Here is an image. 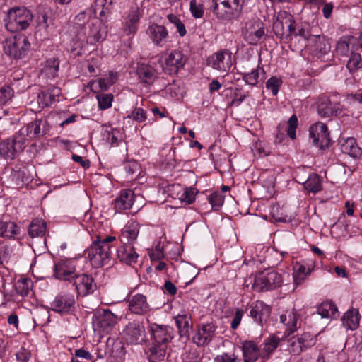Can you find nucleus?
Here are the masks:
<instances>
[{
  "label": "nucleus",
  "mask_w": 362,
  "mask_h": 362,
  "mask_svg": "<svg viewBox=\"0 0 362 362\" xmlns=\"http://www.w3.org/2000/svg\"><path fill=\"white\" fill-rule=\"evenodd\" d=\"M216 329V327L213 322L203 324L194 337V342L198 346L208 344L212 340Z\"/></svg>",
  "instance_id": "aec40b11"
},
{
  "label": "nucleus",
  "mask_w": 362,
  "mask_h": 362,
  "mask_svg": "<svg viewBox=\"0 0 362 362\" xmlns=\"http://www.w3.org/2000/svg\"><path fill=\"white\" fill-rule=\"evenodd\" d=\"M316 343V339L310 332H303L300 335L293 337L288 340V351L293 355H300L303 351L312 347Z\"/></svg>",
  "instance_id": "9b49d317"
},
{
  "label": "nucleus",
  "mask_w": 362,
  "mask_h": 362,
  "mask_svg": "<svg viewBox=\"0 0 362 362\" xmlns=\"http://www.w3.org/2000/svg\"><path fill=\"white\" fill-rule=\"evenodd\" d=\"M283 283L281 274L272 271L266 274H261L255 279L254 286L259 291L279 288Z\"/></svg>",
  "instance_id": "f8f14e48"
},
{
  "label": "nucleus",
  "mask_w": 362,
  "mask_h": 362,
  "mask_svg": "<svg viewBox=\"0 0 362 362\" xmlns=\"http://www.w3.org/2000/svg\"><path fill=\"white\" fill-rule=\"evenodd\" d=\"M195 189L187 188L181 196V200L187 204H192L195 200Z\"/></svg>",
  "instance_id": "4d7b16f0"
},
{
  "label": "nucleus",
  "mask_w": 362,
  "mask_h": 362,
  "mask_svg": "<svg viewBox=\"0 0 362 362\" xmlns=\"http://www.w3.org/2000/svg\"><path fill=\"white\" fill-rule=\"evenodd\" d=\"M59 61L57 58L52 57L46 60L42 69V74L47 78H54L59 71Z\"/></svg>",
  "instance_id": "c9c22d12"
},
{
  "label": "nucleus",
  "mask_w": 362,
  "mask_h": 362,
  "mask_svg": "<svg viewBox=\"0 0 362 362\" xmlns=\"http://www.w3.org/2000/svg\"><path fill=\"white\" fill-rule=\"evenodd\" d=\"M214 362H239L238 358L235 355H228V354H223L222 355H218L214 358Z\"/></svg>",
  "instance_id": "680f3d73"
},
{
  "label": "nucleus",
  "mask_w": 362,
  "mask_h": 362,
  "mask_svg": "<svg viewBox=\"0 0 362 362\" xmlns=\"http://www.w3.org/2000/svg\"><path fill=\"white\" fill-rule=\"evenodd\" d=\"M247 95L246 93L240 94L239 93L235 92L234 93V98L231 101V105H239L245 100Z\"/></svg>",
  "instance_id": "774afa93"
},
{
  "label": "nucleus",
  "mask_w": 362,
  "mask_h": 362,
  "mask_svg": "<svg viewBox=\"0 0 362 362\" xmlns=\"http://www.w3.org/2000/svg\"><path fill=\"white\" fill-rule=\"evenodd\" d=\"M279 338L275 336H272L268 339L267 341H265L264 348L260 349L262 353L261 358L263 359L269 358L270 354L279 346Z\"/></svg>",
  "instance_id": "58836bf2"
},
{
  "label": "nucleus",
  "mask_w": 362,
  "mask_h": 362,
  "mask_svg": "<svg viewBox=\"0 0 362 362\" xmlns=\"http://www.w3.org/2000/svg\"><path fill=\"white\" fill-rule=\"evenodd\" d=\"M243 315V312L241 310H237L235 314V316L233 318L231 322V328L233 329H235L240 323L242 317Z\"/></svg>",
  "instance_id": "69168bd1"
},
{
  "label": "nucleus",
  "mask_w": 362,
  "mask_h": 362,
  "mask_svg": "<svg viewBox=\"0 0 362 362\" xmlns=\"http://www.w3.org/2000/svg\"><path fill=\"white\" fill-rule=\"evenodd\" d=\"M314 267H315V265H314L313 262H312L310 264H308V266H305L304 264H300L298 267V269H296L295 273L298 274L300 275L308 276L312 272V271L314 269Z\"/></svg>",
  "instance_id": "bf43d9fd"
},
{
  "label": "nucleus",
  "mask_w": 362,
  "mask_h": 362,
  "mask_svg": "<svg viewBox=\"0 0 362 362\" xmlns=\"http://www.w3.org/2000/svg\"><path fill=\"white\" fill-rule=\"evenodd\" d=\"M116 240V237L112 235L103 238L97 237L86 251L93 265L100 267L110 263L112 257L110 243Z\"/></svg>",
  "instance_id": "7ed1b4c3"
},
{
  "label": "nucleus",
  "mask_w": 362,
  "mask_h": 362,
  "mask_svg": "<svg viewBox=\"0 0 362 362\" xmlns=\"http://www.w3.org/2000/svg\"><path fill=\"white\" fill-rule=\"evenodd\" d=\"M136 72L141 81L147 85L152 84L157 78L156 69L146 64H138Z\"/></svg>",
  "instance_id": "cd10ccee"
},
{
  "label": "nucleus",
  "mask_w": 362,
  "mask_h": 362,
  "mask_svg": "<svg viewBox=\"0 0 362 362\" xmlns=\"http://www.w3.org/2000/svg\"><path fill=\"white\" fill-rule=\"evenodd\" d=\"M128 303L129 311L136 315H144L151 310L146 296L141 293L129 297Z\"/></svg>",
  "instance_id": "a211bd4d"
},
{
  "label": "nucleus",
  "mask_w": 362,
  "mask_h": 362,
  "mask_svg": "<svg viewBox=\"0 0 362 362\" xmlns=\"http://www.w3.org/2000/svg\"><path fill=\"white\" fill-rule=\"evenodd\" d=\"M243 0H213L212 11L219 20L230 21L242 11Z\"/></svg>",
  "instance_id": "39448f33"
},
{
  "label": "nucleus",
  "mask_w": 362,
  "mask_h": 362,
  "mask_svg": "<svg viewBox=\"0 0 362 362\" xmlns=\"http://www.w3.org/2000/svg\"><path fill=\"white\" fill-rule=\"evenodd\" d=\"M264 28L259 21L246 28L244 37L251 45L257 44L264 35Z\"/></svg>",
  "instance_id": "a878e982"
},
{
  "label": "nucleus",
  "mask_w": 362,
  "mask_h": 362,
  "mask_svg": "<svg viewBox=\"0 0 362 362\" xmlns=\"http://www.w3.org/2000/svg\"><path fill=\"white\" fill-rule=\"evenodd\" d=\"M264 76V71L262 68H257L250 73L243 74V79L245 82L253 86L257 85L260 80H262Z\"/></svg>",
  "instance_id": "4c0bfd02"
},
{
  "label": "nucleus",
  "mask_w": 362,
  "mask_h": 362,
  "mask_svg": "<svg viewBox=\"0 0 362 362\" xmlns=\"http://www.w3.org/2000/svg\"><path fill=\"white\" fill-rule=\"evenodd\" d=\"M151 344L147 354L151 362H157L164 358L169 343L173 338V329L165 325L151 324Z\"/></svg>",
  "instance_id": "f257e3e1"
},
{
  "label": "nucleus",
  "mask_w": 362,
  "mask_h": 362,
  "mask_svg": "<svg viewBox=\"0 0 362 362\" xmlns=\"http://www.w3.org/2000/svg\"><path fill=\"white\" fill-rule=\"evenodd\" d=\"M134 192L130 189H123L120 195L115 200V208L117 210H127L132 207L134 202Z\"/></svg>",
  "instance_id": "c85d7f7f"
},
{
  "label": "nucleus",
  "mask_w": 362,
  "mask_h": 362,
  "mask_svg": "<svg viewBox=\"0 0 362 362\" xmlns=\"http://www.w3.org/2000/svg\"><path fill=\"white\" fill-rule=\"evenodd\" d=\"M123 338L127 343L132 344L144 342L146 339L144 326L139 322H129L123 330Z\"/></svg>",
  "instance_id": "ddd939ff"
},
{
  "label": "nucleus",
  "mask_w": 362,
  "mask_h": 362,
  "mask_svg": "<svg viewBox=\"0 0 362 362\" xmlns=\"http://www.w3.org/2000/svg\"><path fill=\"white\" fill-rule=\"evenodd\" d=\"M139 224L132 221L126 225L121 231L119 240L122 244L134 245L139 233Z\"/></svg>",
  "instance_id": "5701e85b"
},
{
  "label": "nucleus",
  "mask_w": 362,
  "mask_h": 362,
  "mask_svg": "<svg viewBox=\"0 0 362 362\" xmlns=\"http://www.w3.org/2000/svg\"><path fill=\"white\" fill-rule=\"evenodd\" d=\"M72 280L77 293L82 296L92 293L96 288L93 277L86 274L74 275Z\"/></svg>",
  "instance_id": "2eb2a0df"
},
{
  "label": "nucleus",
  "mask_w": 362,
  "mask_h": 362,
  "mask_svg": "<svg viewBox=\"0 0 362 362\" xmlns=\"http://www.w3.org/2000/svg\"><path fill=\"white\" fill-rule=\"evenodd\" d=\"M33 16L25 7H14L8 10L4 19L5 26L10 32L25 30L32 22Z\"/></svg>",
  "instance_id": "20e7f679"
},
{
  "label": "nucleus",
  "mask_w": 362,
  "mask_h": 362,
  "mask_svg": "<svg viewBox=\"0 0 362 362\" xmlns=\"http://www.w3.org/2000/svg\"><path fill=\"white\" fill-rule=\"evenodd\" d=\"M20 228L13 221H0V236L12 238L19 233Z\"/></svg>",
  "instance_id": "f704fd0d"
},
{
  "label": "nucleus",
  "mask_w": 362,
  "mask_h": 362,
  "mask_svg": "<svg viewBox=\"0 0 362 362\" xmlns=\"http://www.w3.org/2000/svg\"><path fill=\"white\" fill-rule=\"evenodd\" d=\"M354 40V37L352 36H343L341 37L337 43V52L342 56L347 55L349 51V45Z\"/></svg>",
  "instance_id": "37998d69"
},
{
  "label": "nucleus",
  "mask_w": 362,
  "mask_h": 362,
  "mask_svg": "<svg viewBox=\"0 0 362 362\" xmlns=\"http://www.w3.org/2000/svg\"><path fill=\"white\" fill-rule=\"evenodd\" d=\"M39 103H42V105L48 106L54 100V96L49 93L42 91L38 95Z\"/></svg>",
  "instance_id": "13d9d810"
},
{
  "label": "nucleus",
  "mask_w": 362,
  "mask_h": 362,
  "mask_svg": "<svg viewBox=\"0 0 362 362\" xmlns=\"http://www.w3.org/2000/svg\"><path fill=\"white\" fill-rule=\"evenodd\" d=\"M117 78V74L110 71L107 77L99 79L100 88L105 90H107L116 82Z\"/></svg>",
  "instance_id": "49530a36"
},
{
  "label": "nucleus",
  "mask_w": 362,
  "mask_h": 362,
  "mask_svg": "<svg viewBox=\"0 0 362 362\" xmlns=\"http://www.w3.org/2000/svg\"><path fill=\"white\" fill-rule=\"evenodd\" d=\"M358 315V310L351 309L346 312L341 319L344 327L350 330L356 329L359 325Z\"/></svg>",
  "instance_id": "473e14b6"
},
{
  "label": "nucleus",
  "mask_w": 362,
  "mask_h": 362,
  "mask_svg": "<svg viewBox=\"0 0 362 362\" xmlns=\"http://www.w3.org/2000/svg\"><path fill=\"white\" fill-rule=\"evenodd\" d=\"M175 320L180 337L189 339L192 329L191 316L186 313L179 314L175 317Z\"/></svg>",
  "instance_id": "b1692460"
},
{
  "label": "nucleus",
  "mask_w": 362,
  "mask_h": 362,
  "mask_svg": "<svg viewBox=\"0 0 362 362\" xmlns=\"http://www.w3.org/2000/svg\"><path fill=\"white\" fill-rule=\"evenodd\" d=\"M147 34L152 42L158 47H163L168 39V32L165 27L156 23L148 26Z\"/></svg>",
  "instance_id": "6ab92c4d"
},
{
  "label": "nucleus",
  "mask_w": 362,
  "mask_h": 362,
  "mask_svg": "<svg viewBox=\"0 0 362 362\" xmlns=\"http://www.w3.org/2000/svg\"><path fill=\"white\" fill-rule=\"evenodd\" d=\"M209 201L214 209H218L223 203V197L219 193H213L209 196Z\"/></svg>",
  "instance_id": "6e6d98bb"
},
{
  "label": "nucleus",
  "mask_w": 362,
  "mask_h": 362,
  "mask_svg": "<svg viewBox=\"0 0 362 362\" xmlns=\"http://www.w3.org/2000/svg\"><path fill=\"white\" fill-rule=\"evenodd\" d=\"M244 362H256L261 358V350L253 341H245L243 344Z\"/></svg>",
  "instance_id": "bb28decb"
},
{
  "label": "nucleus",
  "mask_w": 362,
  "mask_h": 362,
  "mask_svg": "<svg viewBox=\"0 0 362 362\" xmlns=\"http://www.w3.org/2000/svg\"><path fill=\"white\" fill-rule=\"evenodd\" d=\"M189 9L193 17L195 18H200L204 15V8L202 4H197L196 0H191L189 4Z\"/></svg>",
  "instance_id": "3c124183"
},
{
  "label": "nucleus",
  "mask_w": 362,
  "mask_h": 362,
  "mask_svg": "<svg viewBox=\"0 0 362 362\" xmlns=\"http://www.w3.org/2000/svg\"><path fill=\"white\" fill-rule=\"evenodd\" d=\"M74 275H76L74 260H62L55 264L54 269L55 278L64 281H71L73 279Z\"/></svg>",
  "instance_id": "dca6fc26"
},
{
  "label": "nucleus",
  "mask_w": 362,
  "mask_h": 362,
  "mask_svg": "<svg viewBox=\"0 0 362 362\" xmlns=\"http://www.w3.org/2000/svg\"><path fill=\"white\" fill-rule=\"evenodd\" d=\"M98 107L100 110H106L111 107L113 100L112 94H101L97 96Z\"/></svg>",
  "instance_id": "de8ad7c7"
},
{
  "label": "nucleus",
  "mask_w": 362,
  "mask_h": 362,
  "mask_svg": "<svg viewBox=\"0 0 362 362\" xmlns=\"http://www.w3.org/2000/svg\"><path fill=\"white\" fill-rule=\"evenodd\" d=\"M30 44L24 35H16L4 42V52L13 59L24 57L30 49Z\"/></svg>",
  "instance_id": "0eeeda50"
},
{
  "label": "nucleus",
  "mask_w": 362,
  "mask_h": 362,
  "mask_svg": "<svg viewBox=\"0 0 362 362\" xmlns=\"http://www.w3.org/2000/svg\"><path fill=\"white\" fill-rule=\"evenodd\" d=\"M208 64L214 69L228 72L232 66L231 54L226 50L216 52L208 59Z\"/></svg>",
  "instance_id": "4468645a"
},
{
  "label": "nucleus",
  "mask_w": 362,
  "mask_h": 362,
  "mask_svg": "<svg viewBox=\"0 0 362 362\" xmlns=\"http://www.w3.org/2000/svg\"><path fill=\"white\" fill-rule=\"evenodd\" d=\"M262 301H257L252 307L250 311V315L259 324L262 323V317L260 316L259 312L262 310Z\"/></svg>",
  "instance_id": "864d4df0"
},
{
  "label": "nucleus",
  "mask_w": 362,
  "mask_h": 362,
  "mask_svg": "<svg viewBox=\"0 0 362 362\" xmlns=\"http://www.w3.org/2000/svg\"><path fill=\"white\" fill-rule=\"evenodd\" d=\"M106 140L112 146H117L122 140L120 132L116 129L107 131Z\"/></svg>",
  "instance_id": "8fccbe9b"
},
{
  "label": "nucleus",
  "mask_w": 362,
  "mask_h": 362,
  "mask_svg": "<svg viewBox=\"0 0 362 362\" xmlns=\"http://www.w3.org/2000/svg\"><path fill=\"white\" fill-rule=\"evenodd\" d=\"M282 81L276 77H271L266 83V87L270 89L273 95H276Z\"/></svg>",
  "instance_id": "603ef678"
},
{
  "label": "nucleus",
  "mask_w": 362,
  "mask_h": 362,
  "mask_svg": "<svg viewBox=\"0 0 362 362\" xmlns=\"http://www.w3.org/2000/svg\"><path fill=\"white\" fill-rule=\"evenodd\" d=\"M185 64V59L183 57V54L179 51L172 52L165 59V67L166 71H168L170 74L172 73H177V71L183 67Z\"/></svg>",
  "instance_id": "393cba45"
},
{
  "label": "nucleus",
  "mask_w": 362,
  "mask_h": 362,
  "mask_svg": "<svg viewBox=\"0 0 362 362\" xmlns=\"http://www.w3.org/2000/svg\"><path fill=\"white\" fill-rule=\"evenodd\" d=\"M75 304L74 296L69 293H62L57 295L51 303V309L59 313H69Z\"/></svg>",
  "instance_id": "f3484780"
},
{
  "label": "nucleus",
  "mask_w": 362,
  "mask_h": 362,
  "mask_svg": "<svg viewBox=\"0 0 362 362\" xmlns=\"http://www.w3.org/2000/svg\"><path fill=\"white\" fill-rule=\"evenodd\" d=\"M342 153L349 155L353 158H358L362 155V150L358 146L355 139L350 137L346 139L341 145Z\"/></svg>",
  "instance_id": "2f4dec72"
},
{
  "label": "nucleus",
  "mask_w": 362,
  "mask_h": 362,
  "mask_svg": "<svg viewBox=\"0 0 362 362\" xmlns=\"http://www.w3.org/2000/svg\"><path fill=\"white\" fill-rule=\"evenodd\" d=\"M49 130V125L46 119H36L30 122L26 127L27 134L30 137H41L47 134Z\"/></svg>",
  "instance_id": "4be33fe9"
},
{
  "label": "nucleus",
  "mask_w": 362,
  "mask_h": 362,
  "mask_svg": "<svg viewBox=\"0 0 362 362\" xmlns=\"http://www.w3.org/2000/svg\"><path fill=\"white\" fill-rule=\"evenodd\" d=\"M317 113L322 117H330L339 115L342 107L339 100V95L334 94L330 96H322L317 101Z\"/></svg>",
  "instance_id": "1a4fd4ad"
},
{
  "label": "nucleus",
  "mask_w": 362,
  "mask_h": 362,
  "mask_svg": "<svg viewBox=\"0 0 362 362\" xmlns=\"http://www.w3.org/2000/svg\"><path fill=\"white\" fill-rule=\"evenodd\" d=\"M337 308L336 305L332 303H322L317 308V314L322 318L336 317Z\"/></svg>",
  "instance_id": "a19ab883"
},
{
  "label": "nucleus",
  "mask_w": 362,
  "mask_h": 362,
  "mask_svg": "<svg viewBox=\"0 0 362 362\" xmlns=\"http://www.w3.org/2000/svg\"><path fill=\"white\" fill-rule=\"evenodd\" d=\"M30 357V351L23 347L16 353V358L19 362H28Z\"/></svg>",
  "instance_id": "e2e57ef3"
},
{
  "label": "nucleus",
  "mask_w": 362,
  "mask_h": 362,
  "mask_svg": "<svg viewBox=\"0 0 362 362\" xmlns=\"http://www.w3.org/2000/svg\"><path fill=\"white\" fill-rule=\"evenodd\" d=\"M303 186L307 191L313 193H316L322 189L320 178L315 173L309 175Z\"/></svg>",
  "instance_id": "ea45409f"
},
{
  "label": "nucleus",
  "mask_w": 362,
  "mask_h": 362,
  "mask_svg": "<svg viewBox=\"0 0 362 362\" xmlns=\"http://www.w3.org/2000/svg\"><path fill=\"white\" fill-rule=\"evenodd\" d=\"M273 28L275 34L279 36L280 40L285 43L290 42L294 37H301L306 40H312L309 32L303 25H297L294 21L289 19L288 25V33L284 32V25L282 21H277L274 23Z\"/></svg>",
  "instance_id": "423d86ee"
},
{
  "label": "nucleus",
  "mask_w": 362,
  "mask_h": 362,
  "mask_svg": "<svg viewBox=\"0 0 362 362\" xmlns=\"http://www.w3.org/2000/svg\"><path fill=\"white\" fill-rule=\"evenodd\" d=\"M27 139L23 133L16 134L13 139H8L0 144V154L6 159L13 160L26 146Z\"/></svg>",
  "instance_id": "6e6552de"
},
{
  "label": "nucleus",
  "mask_w": 362,
  "mask_h": 362,
  "mask_svg": "<svg viewBox=\"0 0 362 362\" xmlns=\"http://www.w3.org/2000/svg\"><path fill=\"white\" fill-rule=\"evenodd\" d=\"M125 354L124 345L120 341H116L110 351L107 362H124Z\"/></svg>",
  "instance_id": "72a5a7b5"
},
{
  "label": "nucleus",
  "mask_w": 362,
  "mask_h": 362,
  "mask_svg": "<svg viewBox=\"0 0 362 362\" xmlns=\"http://www.w3.org/2000/svg\"><path fill=\"white\" fill-rule=\"evenodd\" d=\"M127 118L139 123L143 122L147 119L146 112L141 107H135Z\"/></svg>",
  "instance_id": "a18cd8bd"
},
{
  "label": "nucleus",
  "mask_w": 362,
  "mask_h": 362,
  "mask_svg": "<svg viewBox=\"0 0 362 362\" xmlns=\"http://www.w3.org/2000/svg\"><path fill=\"white\" fill-rule=\"evenodd\" d=\"M298 125V118L296 115H293L288 121L287 134L291 139L296 138V129Z\"/></svg>",
  "instance_id": "5fc2aeb1"
},
{
  "label": "nucleus",
  "mask_w": 362,
  "mask_h": 362,
  "mask_svg": "<svg viewBox=\"0 0 362 362\" xmlns=\"http://www.w3.org/2000/svg\"><path fill=\"white\" fill-rule=\"evenodd\" d=\"M13 96V90L9 86L0 88V105L6 104Z\"/></svg>",
  "instance_id": "09e8293b"
},
{
  "label": "nucleus",
  "mask_w": 362,
  "mask_h": 362,
  "mask_svg": "<svg viewBox=\"0 0 362 362\" xmlns=\"http://www.w3.org/2000/svg\"><path fill=\"white\" fill-rule=\"evenodd\" d=\"M107 35V26L102 20L95 18L83 25L76 35L74 41L78 47H83L86 44L95 45L103 41Z\"/></svg>",
  "instance_id": "f03ea898"
},
{
  "label": "nucleus",
  "mask_w": 362,
  "mask_h": 362,
  "mask_svg": "<svg viewBox=\"0 0 362 362\" xmlns=\"http://www.w3.org/2000/svg\"><path fill=\"white\" fill-rule=\"evenodd\" d=\"M74 356L86 360H91L93 356L90 353L83 349H78L74 351Z\"/></svg>",
  "instance_id": "0e129e2a"
},
{
  "label": "nucleus",
  "mask_w": 362,
  "mask_h": 362,
  "mask_svg": "<svg viewBox=\"0 0 362 362\" xmlns=\"http://www.w3.org/2000/svg\"><path fill=\"white\" fill-rule=\"evenodd\" d=\"M72 159L74 161L80 163L81 165L84 168H88L90 167L89 160H83V158L80 156L74 154L72 156Z\"/></svg>",
  "instance_id": "338daca9"
},
{
  "label": "nucleus",
  "mask_w": 362,
  "mask_h": 362,
  "mask_svg": "<svg viewBox=\"0 0 362 362\" xmlns=\"http://www.w3.org/2000/svg\"><path fill=\"white\" fill-rule=\"evenodd\" d=\"M356 49L352 50L350 58L347 62V68L350 71H355L362 67V59L359 53L356 52Z\"/></svg>",
  "instance_id": "c03bdc74"
},
{
  "label": "nucleus",
  "mask_w": 362,
  "mask_h": 362,
  "mask_svg": "<svg viewBox=\"0 0 362 362\" xmlns=\"http://www.w3.org/2000/svg\"><path fill=\"white\" fill-rule=\"evenodd\" d=\"M117 321V317L109 310H105L98 317V327L103 332H108Z\"/></svg>",
  "instance_id": "c756f323"
},
{
  "label": "nucleus",
  "mask_w": 362,
  "mask_h": 362,
  "mask_svg": "<svg viewBox=\"0 0 362 362\" xmlns=\"http://www.w3.org/2000/svg\"><path fill=\"white\" fill-rule=\"evenodd\" d=\"M117 257L120 262L132 265L137 262L139 255L135 251L134 245L122 244L117 250Z\"/></svg>",
  "instance_id": "412c9836"
},
{
  "label": "nucleus",
  "mask_w": 362,
  "mask_h": 362,
  "mask_svg": "<svg viewBox=\"0 0 362 362\" xmlns=\"http://www.w3.org/2000/svg\"><path fill=\"white\" fill-rule=\"evenodd\" d=\"M46 229V222L42 219L35 218L30 223L28 233L31 237H40L45 234Z\"/></svg>",
  "instance_id": "e433bc0d"
},
{
  "label": "nucleus",
  "mask_w": 362,
  "mask_h": 362,
  "mask_svg": "<svg viewBox=\"0 0 362 362\" xmlns=\"http://www.w3.org/2000/svg\"><path fill=\"white\" fill-rule=\"evenodd\" d=\"M280 321L286 325V332L288 334L293 333L298 329V314L294 309L282 314L280 316Z\"/></svg>",
  "instance_id": "7c9ffc66"
},
{
  "label": "nucleus",
  "mask_w": 362,
  "mask_h": 362,
  "mask_svg": "<svg viewBox=\"0 0 362 362\" xmlns=\"http://www.w3.org/2000/svg\"><path fill=\"white\" fill-rule=\"evenodd\" d=\"M312 42L315 41V50L320 54H325L329 52L330 45L328 40L324 37L320 35H312Z\"/></svg>",
  "instance_id": "79ce46f5"
},
{
  "label": "nucleus",
  "mask_w": 362,
  "mask_h": 362,
  "mask_svg": "<svg viewBox=\"0 0 362 362\" xmlns=\"http://www.w3.org/2000/svg\"><path fill=\"white\" fill-rule=\"evenodd\" d=\"M89 16L86 11H83L80 12L76 17L75 21L76 23L78 25V28H77V31L83 26L84 25L86 22V21L88 19Z\"/></svg>",
  "instance_id": "052dcab7"
},
{
  "label": "nucleus",
  "mask_w": 362,
  "mask_h": 362,
  "mask_svg": "<svg viewBox=\"0 0 362 362\" xmlns=\"http://www.w3.org/2000/svg\"><path fill=\"white\" fill-rule=\"evenodd\" d=\"M309 137L313 144L320 149L327 148L330 144L329 132L324 123L313 124L309 129Z\"/></svg>",
  "instance_id": "9d476101"
}]
</instances>
